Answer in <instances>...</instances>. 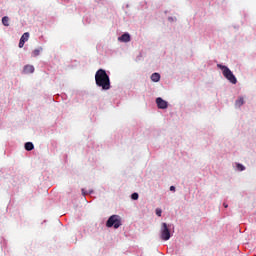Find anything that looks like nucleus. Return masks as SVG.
Wrapping results in <instances>:
<instances>
[{
	"label": "nucleus",
	"mask_w": 256,
	"mask_h": 256,
	"mask_svg": "<svg viewBox=\"0 0 256 256\" xmlns=\"http://www.w3.org/2000/svg\"><path fill=\"white\" fill-rule=\"evenodd\" d=\"M97 87H101L104 91L111 89V79L104 69H99L95 74Z\"/></svg>",
	"instance_id": "nucleus-1"
},
{
	"label": "nucleus",
	"mask_w": 256,
	"mask_h": 256,
	"mask_svg": "<svg viewBox=\"0 0 256 256\" xmlns=\"http://www.w3.org/2000/svg\"><path fill=\"white\" fill-rule=\"evenodd\" d=\"M217 67L218 69H221L222 75L225 77V79H227V81L232 83V85H237V78L234 76L233 72L231 71V69H229V67L222 64H217Z\"/></svg>",
	"instance_id": "nucleus-2"
},
{
	"label": "nucleus",
	"mask_w": 256,
	"mask_h": 256,
	"mask_svg": "<svg viewBox=\"0 0 256 256\" xmlns=\"http://www.w3.org/2000/svg\"><path fill=\"white\" fill-rule=\"evenodd\" d=\"M106 227H114V229H119L121 227V216L112 215L106 222Z\"/></svg>",
	"instance_id": "nucleus-3"
},
{
	"label": "nucleus",
	"mask_w": 256,
	"mask_h": 256,
	"mask_svg": "<svg viewBox=\"0 0 256 256\" xmlns=\"http://www.w3.org/2000/svg\"><path fill=\"white\" fill-rule=\"evenodd\" d=\"M161 239L163 241H169L171 239V230H169V226L165 222L161 226Z\"/></svg>",
	"instance_id": "nucleus-4"
},
{
	"label": "nucleus",
	"mask_w": 256,
	"mask_h": 256,
	"mask_svg": "<svg viewBox=\"0 0 256 256\" xmlns=\"http://www.w3.org/2000/svg\"><path fill=\"white\" fill-rule=\"evenodd\" d=\"M156 104L158 109H167V107H169L167 101L163 100L161 97L156 98Z\"/></svg>",
	"instance_id": "nucleus-5"
},
{
	"label": "nucleus",
	"mask_w": 256,
	"mask_h": 256,
	"mask_svg": "<svg viewBox=\"0 0 256 256\" xmlns=\"http://www.w3.org/2000/svg\"><path fill=\"white\" fill-rule=\"evenodd\" d=\"M118 41L121 43H129V41H131V35H129V33H124L121 37L118 38Z\"/></svg>",
	"instance_id": "nucleus-6"
},
{
	"label": "nucleus",
	"mask_w": 256,
	"mask_h": 256,
	"mask_svg": "<svg viewBox=\"0 0 256 256\" xmlns=\"http://www.w3.org/2000/svg\"><path fill=\"white\" fill-rule=\"evenodd\" d=\"M34 72H35V67H33V65L24 66V73L29 74Z\"/></svg>",
	"instance_id": "nucleus-7"
},
{
	"label": "nucleus",
	"mask_w": 256,
	"mask_h": 256,
	"mask_svg": "<svg viewBox=\"0 0 256 256\" xmlns=\"http://www.w3.org/2000/svg\"><path fill=\"white\" fill-rule=\"evenodd\" d=\"M160 80H161V75L159 73H153L151 75V81H153L154 83H159Z\"/></svg>",
	"instance_id": "nucleus-8"
},
{
	"label": "nucleus",
	"mask_w": 256,
	"mask_h": 256,
	"mask_svg": "<svg viewBox=\"0 0 256 256\" xmlns=\"http://www.w3.org/2000/svg\"><path fill=\"white\" fill-rule=\"evenodd\" d=\"M245 104V100L243 99V97H239L236 102H235V106L236 107H241Z\"/></svg>",
	"instance_id": "nucleus-9"
},
{
	"label": "nucleus",
	"mask_w": 256,
	"mask_h": 256,
	"mask_svg": "<svg viewBox=\"0 0 256 256\" xmlns=\"http://www.w3.org/2000/svg\"><path fill=\"white\" fill-rule=\"evenodd\" d=\"M25 149L26 151H33L35 149V146L33 145L32 142H27L25 143Z\"/></svg>",
	"instance_id": "nucleus-10"
},
{
	"label": "nucleus",
	"mask_w": 256,
	"mask_h": 256,
	"mask_svg": "<svg viewBox=\"0 0 256 256\" xmlns=\"http://www.w3.org/2000/svg\"><path fill=\"white\" fill-rule=\"evenodd\" d=\"M21 41H24V43H27V41H29V32L24 33L21 38Z\"/></svg>",
	"instance_id": "nucleus-11"
},
{
	"label": "nucleus",
	"mask_w": 256,
	"mask_h": 256,
	"mask_svg": "<svg viewBox=\"0 0 256 256\" xmlns=\"http://www.w3.org/2000/svg\"><path fill=\"white\" fill-rule=\"evenodd\" d=\"M41 51H43V48L35 49V50L32 52V56H33V57H39Z\"/></svg>",
	"instance_id": "nucleus-12"
},
{
	"label": "nucleus",
	"mask_w": 256,
	"mask_h": 256,
	"mask_svg": "<svg viewBox=\"0 0 256 256\" xmlns=\"http://www.w3.org/2000/svg\"><path fill=\"white\" fill-rule=\"evenodd\" d=\"M2 25H4V27H9V18L7 16L2 18Z\"/></svg>",
	"instance_id": "nucleus-13"
},
{
	"label": "nucleus",
	"mask_w": 256,
	"mask_h": 256,
	"mask_svg": "<svg viewBox=\"0 0 256 256\" xmlns=\"http://www.w3.org/2000/svg\"><path fill=\"white\" fill-rule=\"evenodd\" d=\"M131 199H133L134 201H137V199H139V194L138 193H133L132 195H131Z\"/></svg>",
	"instance_id": "nucleus-14"
},
{
	"label": "nucleus",
	"mask_w": 256,
	"mask_h": 256,
	"mask_svg": "<svg viewBox=\"0 0 256 256\" xmlns=\"http://www.w3.org/2000/svg\"><path fill=\"white\" fill-rule=\"evenodd\" d=\"M238 171H245V166L243 164H237Z\"/></svg>",
	"instance_id": "nucleus-15"
},
{
	"label": "nucleus",
	"mask_w": 256,
	"mask_h": 256,
	"mask_svg": "<svg viewBox=\"0 0 256 256\" xmlns=\"http://www.w3.org/2000/svg\"><path fill=\"white\" fill-rule=\"evenodd\" d=\"M18 46L20 49H23V47H25V42L20 39Z\"/></svg>",
	"instance_id": "nucleus-16"
},
{
	"label": "nucleus",
	"mask_w": 256,
	"mask_h": 256,
	"mask_svg": "<svg viewBox=\"0 0 256 256\" xmlns=\"http://www.w3.org/2000/svg\"><path fill=\"white\" fill-rule=\"evenodd\" d=\"M162 213H163V211H162L160 208H157V209H156V215H157L158 217H161Z\"/></svg>",
	"instance_id": "nucleus-17"
},
{
	"label": "nucleus",
	"mask_w": 256,
	"mask_h": 256,
	"mask_svg": "<svg viewBox=\"0 0 256 256\" xmlns=\"http://www.w3.org/2000/svg\"><path fill=\"white\" fill-rule=\"evenodd\" d=\"M82 195L85 197L87 195V192H85V189H82Z\"/></svg>",
	"instance_id": "nucleus-18"
},
{
	"label": "nucleus",
	"mask_w": 256,
	"mask_h": 256,
	"mask_svg": "<svg viewBox=\"0 0 256 256\" xmlns=\"http://www.w3.org/2000/svg\"><path fill=\"white\" fill-rule=\"evenodd\" d=\"M170 191H175V186H171Z\"/></svg>",
	"instance_id": "nucleus-19"
},
{
	"label": "nucleus",
	"mask_w": 256,
	"mask_h": 256,
	"mask_svg": "<svg viewBox=\"0 0 256 256\" xmlns=\"http://www.w3.org/2000/svg\"><path fill=\"white\" fill-rule=\"evenodd\" d=\"M223 206L225 207V209H227V207H229V205H227L226 203H224Z\"/></svg>",
	"instance_id": "nucleus-20"
}]
</instances>
